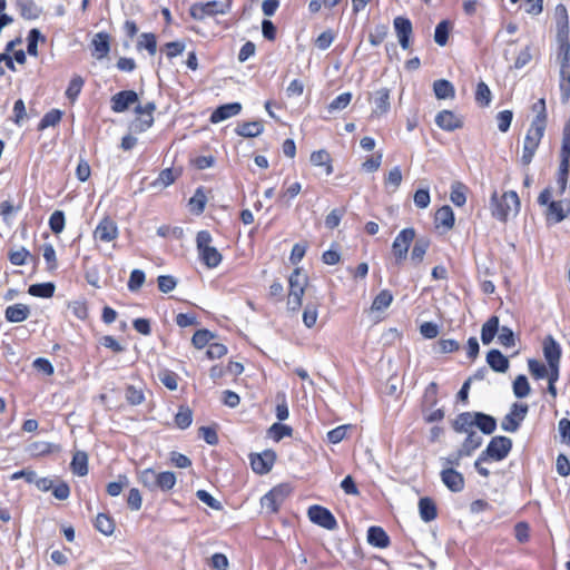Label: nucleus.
I'll use <instances>...</instances> for the list:
<instances>
[{
  "mask_svg": "<svg viewBox=\"0 0 570 570\" xmlns=\"http://www.w3.org/2000/svg\"><path fill=\"white\" fill-rule=\"evenodd\" d=\"M20 13L24 19L35 20L40 16L41 10L32 0H21L19 2Z\"/></svg>",
  "mask_w": 570,
  "mask_h": 570,
  "instance_id": "58836bf2",
  "label": "nucleus"
},
{
  "mask_svg": "<svg viewBox=\"0 0 570 570\" xmlns=\"http://www.w3.org/2000/svg\"><path fill=\"white\" fill-rule=\"evenodd\" d=\"M449 32H450L449 21H446V20L441 21L435 27L434 41L441 47L445 46L448 42Z\"/></svg>",
  "mask_w": 570,
  "mask_h": 570,
  "instance_id": "de8ad7c7",
  "label": "nucleus"
},
{
  "mask_svg": "<svg viewBox=\"0 0 570 570\" xmlns=\"http://www.w3.org/2000/svg\"><path fill=\"white\" fill-rule=\"evenodd\" d=\"M71 470L79 476L88 474V455L83 451H77L71 461Z\"/></svg>",
  "mask_w": 570,
  "mask_h": 570,
  "instance_id": "2f4dec72",
  "label": "nucleus"
},
{
  "mask_svg": "<svg viewBox=\"0 0 570 570\" xmlns=\"http://www.w3.org/2000/svg\"><path fill=\"white\" fill-rule=\"evenodd\" d=\"M511 448L512 441L510 438L494 436L481 454L488 459L501 461L508 456Z\"/></svg>",
  "mask_w": 570,
  "mask_h": 570,
  "instance_id": "6e6552de",
  "label": "nucleus"
},
{
  "mask_svg": "<svg viewBox=\"0 0 570 570\" xmlns=\"http://www.w3.org/2000/svg\"><path fill=\"white\" fill-rule=\"evenodd\" d=\"M268 433L275 441H281L283 438L292 435V428L282 423H274Z\"/></svg>",
  "mask_w": 570,
  "mask_h": 570,
  "instance_id": "bf43d9fd",
  "label": "nucleus"
},
{
  "mask_svg": "<svg viewBox=\"0 0 570 570\" xmlns=\"http://www.w3.org/2000/svg\"><path fill=\"white\" fill-rule=\"evenodd\" d=\"M367 541L371 546L384 549L390 544L386 532L381 527H371L367 531Z\"/></svg>",
  "mask_w": 570,
  "mask_h": 570,
  "instance_id": "bb28decb",
  "label": "nucleus"
},
{
  "mask_svg": "<svg viewBox=\"0 0 570 570\" xmlns=\"http://www.w3.org/2000/svg\"><path fill=\"white\" fill-rule=\"evenodd\" d=\"M490 209L492 216L500 222H507L510 217L517 216L520 210L518 194L510 190L499 196L494 190L490 199Z\"/></svg>",
  "mask_w": 570,
  "mask_h": 570,
  "instance_id": "f257e3e1",
  "label": "nucleus"
},
{
  "mask_svg": "<svg viewBox=\"0 0 570 570\" xmlns=\"http://www.w3.org/2000/svg\"><path fill=\"white\" fill-rule=\"evenodd\" d=\"M68 309L78 320H85L88 316V309L85 302L75 301L68 304Z\"/></svg>",
  "mask_w": 570,
  "mask_h": 570,
  "instance_id": "338daca9",
  "label": "nucleus"
},
{
  "mask_svg": "<svg viewBox=\"0 0 570 570\" xmlns=\"http://www.w3.org/2000/svg\"><path fill=\"white\" fill-rule=\"evenodd\" d=\"M62 117V112L59 109H52L47 112L41 121L39 122V130H43L48 127L56 126Z\"/></svg>",
  "mask_w": 570,
  "mask_h": 570,
  "instance_id": "603ef678",
  "label": "nucleus"
},
{
  "mask_svg": "<svg viewBox=\"0 0 570 570\" xmlns=\"http://www.w3.org/2000/svg\"><path fill=\"white\" fill-rule=\"evenodd\" d=\"M436 125L446 131H453L462 127L461 119L450 110H442L435 117Z\"/></svg>",
  "mask_w": 570,
  "mask_h": 570,
  "instance_id": "a211bd4d",
  "label": "nucleus"
},
{
  "mask_svg": "<svg viewBox=\"0 0 570 570\" xmlns=\"http://www.w3.org/2000/svg\"><path fill=\"white\" fill-rule=\"evenodd\" d=\"M433 91L438 99L454 98L455 95L453 85L445 79L434 81Z\"/></svg>",
  "mask_w": 570,
  "mask_h": 570,
  "instance_id": "473e14b6",
  "label": "nucleus"
},
{
  "mask_svg": "<svg viewBox=\"0 0 570 570\" xmlns=\"http://www.w3.org/2000/svg\"><path fill=\"white\" fill-rule=\"evenodd\" d=\"M370 101L373 104L372 117L380 118L385 116L391 108L390 90L387 88H381L374 91L371 95Z\"/></svg>",
  "mask_w": 570,
  "mask_h": 570,
  "instance_id": "9b49d317",
  "label": "nucleus"
},
{
  "mask_svg": "<svg viewBox=\"0 0 570 570\" xmlns=\"http://www.w3.org/2000/svg\"><path fill=\"white\" fill-rule=\"evenodd\" d=\"M213 338V334L207 330H198L191 338V343L196 348L205 347Z\"/></svg>",
  "mask_w": 570,
  "mask_h": 570,
  "instance_id": "e2e57ef3",
  "label": "nucleus"
},
{
  "mask_svg": "<svg viewBox=\"0 0 570 570\" xmlns=\"http://www.w3.org/2000/svg\"><path fill=\"white\" fill-rule=\"evenodd\" d=\"M235 131L242 137L253 138L259 136L264 131V126L261 121H249L238 125Z\"/></svg>",
  "mask_w": 570,
  "mask_h": 570,
  "instance_id": "c756f323",
  "label": "nucleus"
},
{
  "mask_svg": "<svg viewBox=\"0 0 570 570\" xmlns=\"http://www.w3.org/2000/svg\"><path fill=\"white\" fill-rule=\"evenodd\" d=\"M499 317L491 316L481 328V341L484 345L490 344L499 332Z\"/></svg>",
  "mask_w": 570,
  "mask_h": 570,
  "instance_id": "cd10ccee",
  "label": "nucleus"
},
{
  "mask_svg": "<svg viewBox=\"0 0 570 570\" xmlns=\"http://www.w3.org/2000/svg\"><path fill=\"white\" fill-rule=\"evenodd\" d=\"M476 412H464L456 416L453 429L459 433H470L474 431Z\"/></svg>",
  "mask_w": 570,
  "mask_h": 570,
  "instance_id": "4be33fe9",
  "label": "nucleus"
},
{
  "mask_svg": "<svg viewBox=\"0 0 570 570\" xmlns=\"http://www.w3.org/2000/svg\"><path fill=\"white\" fill-rule=\"evenodd\" d=\"M562 159L559 167V175H558V188L559 195H562L567 189V183H568V173H569V166H570V154H561Z\"/></svg>",
  "mask_w": 570,
  "mask_h": 570,
  "instance_id": "7c9ffc66",
  "label": "nucleus"
},
{
  "mask_svg": "<svg viewBox=\"0 0 570 570\" xmlns=\"http://www.w3.org/2000/svg\"><path fill=\"white\" fill-rule=\"evenodd\" d=\"M95 527L99 532H101L105 535H111L115 531L114 520L105 513H99L97 515Z\"/></svg>",
  "mask_w": 570,
  "mask_h": 570,
  "instance_id": "e433bc0d",
  "label": "nucleus"
},
{
  "mask_svg": "<svg viewBox=\"0 0 570 570\" xmlns=\"http://www.w3.org/2000/svg\"><path fill=\"white\" fill-rule=\"evenodd\" d=\"M176 177L170 168H166L160 171L158 177L150 184L155 189H163L168 187L175 181Z\"/></svg>",
  "mask_w": 570,
  "mask_h": 570,
  "instance_id": "ea45409f",
  "label": "nucleus"
},
{
  "mask_svg": "<svg viewBox=\"0 0 570 570\" xmlns=\"http://www.w3.org/2000/svg\"><path fill=\"white\" fill-rule=\"evenodd\" d=\"M139 482L149 491H170L176 484L174 472H157L154 469H144L138 473Z\"/></svg>",
  "mask_w": 570,
  "mask_h": 570,
  "instance_id": "f03ea898",
  "label": "nucleus"
},
{
  "mask_svg": "<svg viewBox=\"0 0 570 570\" xmlns=\"http://www.w3.org/2000/svg\"><path fill=\"white\" fill-rule=\"evenodd\" d=\"M487 362L493 371L499 373H505L509 368V360L499 350L489 351Z\"/></svg>",
  "mask_w": 570,
  "mask_h": 570,
  "instance_id": "393cba45",
  "label": "nucleus"
},
{
  "mask_svg": "<svg viewBox=\"0 0 570 570\" xmlns=\"http://www.w3.org/2000/svg\"><path fill=\"white\" fill-rule=\"evenodd\" d=\"M392 301V293L387 289H383L375 296L371 308L373 311H383L391 305Z\"/></svg>",
  "mask_w": 570,
  "mask_h": 570,
  "instance_id": "79ce46f5",
  "label": "nucleus"
},
{
  "mask_svg": "<svg viewBox=\"0 0 570 570\" xmlns=\"http://www.w3.org/2000/svg\"><path fill=\"white\" fill-rule=\"evenodd\" d=\"M83 86V79L80 76H75L66 90V96L71 101H75L78 95L80 94Z\"/></svg>",
  "mask_w": 570,
  "mask_h": 570,
  "instance_id": "13d9d810",
  "label": "nucleus"
},
{
  "mask_svg": "<svg viewBox=\"0 0 570 570\" xmlns=\"http://www.w3.org/2000/svg\"><path fill=\"white\" fill-rule=\"evenodd\" d=\"M429 246L430 240L428 238L421 237L416 239L411 252V261L415 264H420L423 261Z\"/></svg>",
  "mask_w": 570,
  "mask_h": 570,
  "instance_id": "c9c22d12",
  "label": "nucleus"
},
{
  "mask_svg": "<svg viewBox=\"0 0 570 570\" xmlns=\"http://www.w3.org/2000/svg\"><path fill=\"white\" fill-rule=\"evenodd\" d=\"M543 355L548 365H559L561 347L552 336H548L543 341Z\"/></svg>",
  "mask_w": 570,
  "mask_h": 570,
  "instance_id": "aec40b11",
  "label": "nucleus"
},
{
  "mask_svg": "<svg viewBox=\"0 0 570 570\" xmlns=\"http://www.w3.org/2000/svg\"><path fill=\"white\" fill-rule=\"evenodd\" d=\"M441 480L444 485L453 492H460L464 488L462 474L451 468L444 469L441 472Z\"/></svg>",
  "mask_w": 570,
  "mask_h": 570,
  "instance_id": "6ab92c4d",
  "label": "nucleus"
},
{
  "mask_svg": "<svg viewBox=\"0 0 570 570\" xmlns=\"http://www.w3.org/2000/svg\"><path fill=\"white\" fill-rule=\"evenodd\" d=\"M317 317V307L313 304L306 305L303 312L304 325L308 328L313 327L316 324Z\"/></svg>",
  "mask_w": 570,
  "mask_h": 570,
  "instance_id": "0e129e2a",
  "label": "nucleus"
},
{
  "mask_svg": "<svg viewBox=\"0 0 570 570\" xmlns=\"http://www.w3.org/2000/svg\"><path fill=\"white\" fill-rule=\"evenodd\" d=\"M491 90L483 81L479 82L475 91V100L480 106H489L491 102Z\"/></svg>",
  "mask_w": 570,
  "mask_h": 570,
  "instance_id": "8fccbe9b",
  "label": "nucleus"
},
{
  "mask_svg": "<svg viewBox=\"0 0 570 570\" xmlns=\"http://www.w3.org/2000/svg\"><path fill=\"white\" fill-rule=\"evenodd\" d=\"M138 49H146L151 56L157 51V41L154 33H142L137 43Z\"/></svg>",
  "mask_w": 570,
  "mask_h": 570,
  "instance_id": "09e8293b",
  "label": "nucleus"
},
{
  "mask_svg": "<svg viewBox=\"0 0 570 570\" xmlns=\"http://www.w3.org/2000/svg\"><path fill=\"white\" fill-rule=\"evenodd\" d=\"M156 106L154 102H148L145 106H137L136 112L138 115H146V120H135L131 125V128L136 132L146 131L154 124L153 112L155 111Z\"/></svg>",
  "mask_w": 570,
  "mask_h": 570,
  "instance_id": "dca6fc26",
  "label": "nucleus"
},
{
  "mask_svg": "<svg viewBox=\"0 0 570 570\" xmlns=\"http://www.w3.org/2000/svg\"><path fill=\"white\" fill-rule=\"evenodd\" d=\"M30 315V308L24 304H14L6 308V318L11 323H20Z\"/></svg>",
  "mask_w": 570,
  "mask_h": 570,
  "instance_id": "a878e982",
  "label": "nucleus"
},
{
  "mask_svg": "<svg viewBox=\"0 0 570 570\" xmlns=\"http://www.w3.org/2000/svg\"><path fill=\"white\" fill-rule=\"evenodd\" d=\"M261 505L262 509H264L266 512L275 513L278 510L281 503L276 500L275 493L269 491L261 499Z\"/></svg>",
  "mask_w": 570,
  "mask_h": 570,
  "instance_id": "680f3d73",
  "label": "nucleus"
},
{
  "mask_svg": "<svg viewBox=\"0 0 570 570\" xmlns=\"http://www.w3.org/2000/svg\"><path fill=\"white\" fill-rule=\"evenodd\" d=\"M145 283V273L141 269H134L128 281V288L131 292L138 291Z\"/></svg>",
  "mask_w": 570,
  "mask_h": 570,
  "instance_id": "69168bd1",
  "label": "nucleus"
},
{
  "mask_svg": "<svg viewBox=\"0 0 570 570\" xmlns=\"http://www.w3.org/2000/svg\"><path fill=\"white\" fill-rule=\"evenodd\" d=\"M530 385L524 375H519L513 382V393L517 397L523 399L530 394Z\"/></svg>",
  "mask_w": 570,
  "mask_h": 570,
  "instance_id": "49530a36",
  "label": "nucleus"
},
{
  "mask_svg": "<svg viewBox=\"0 0 570 570\" xmlns=\"http://www.w3.org/2000/svg\"><path fill=\"white\" fill-rule=\"evenodd\" d=\"M393 27L402 49L410 48V38L413 32L412 22L404 17H396L393 21Z\"/></svg>",
  "mask_w": 570,
  "mask_h": 570,
  "instance_id": "ddd939ff",
  "label": "nucleus"
},
{
  "mask_svg": "<svg viewBox=\"0 0 570 570\" xmlns=\"http://www.w3.org/2000/svg\"><path fill=\"white\" fill-rule=\"evenodd\" d=\"M275 462V453L273 451H265L261 454L250 455V465L254 472L265 474L269 472Z\"/></svg>",
  "mask_w": 570,
  "mask_h": 570,
  "instance_id": "4468645a",
  "label": "nucleus"
},
{
  "mask_svg": "<svg viewBox=\"0 0 570 570\" xmlns=\"http://www.w3.org/2000/svg\"><path fill=\"white\" fill-rule=\"evenodd\" d=\"M389 28L386 24H379L374 28V31L370 33L368 41L372 46H379L386 38Z\"/></svg>",
  "mask_w": 570,
  "mask_h": 570,
  "instance_id": "052dcab7",
  "label": "nucleus"
},
{
  "mask_svg": "<svg viewBox=\"0 0 570 570\" xmlns=\"http://www.w3.org/2000/svg\"><path fill=\"white\" fill-rule=\"evenodd\" d=\"M30 256V252L23 246L12 248L8 254L9 261L16 266L24 265Z\"/></svg>",
  "mask_w": 570,
  "mask_h": 570,
  "instance_id": "a19ab883",
  "label": "nucleus"
},
{
  "mask_svg": "<svg viewBox=\"0 0 570 570\" xmlns=\"http://www.w3.org/2000/svg\"><path fill=\"white\" fill-rule=\"evenodd\" d=\"M352 100V94L351 92H343L338 95L330 105H328V111L334 112L338 110L345 109Z\"/></svg>",
  "mask_w": 570,
  "mask_h": 570,
  "instance_id": "6e6d98bb",
  "label": "nucleus"
},
{
  "mask_svg": "<svg viewBox=\"0 0 570 570\" xmlns=\"http://www.w3.org/2000/svg\"><path fill=\"white\" fill-rule=\"evenodd\" d=\"M450 199L455 206H463L466 202L465 187L461 183L451 186Z\"/></svg>",
  "mask_w": 570,
  "mask_h": 570,
  "instance_id": "c03bdc74",
  "label": "nucleus"
},
{
  "mask_svg": "<svg viewBox=\"0 0 570 570\" xmlns=\"http://www.w3.org/2000/svg\"><path fill=\"white\" fill-rule=\"evenodd\" d=\"M544 128L543 119L541 117H535L523 141V150L521 156V161L523 165L527 166L532 161L535 150L541 141V138L543 137Z\"/></svg>",
  "mask_w": 570,
  "mask_h": 570,
  "instance_id": "20e7f679",
  "label": "nucleus"
},
{
  "mask_svg": "<svg viewBox=\"0 0 570 570\" xmlns=\"http://www.w3.org/2000/svg\"><path fill=\"white\" fill-rule=\"evenodd\" d=\"M193 422V412L189 407L181 406L179 407L177 414L175 415V424L177 428L185 430Z\"/></svg>",
  "mask_w": 570,
  "mask_h": 570,
  "instance_id": "37998d69",
  "label": "nucleus"
},
{
  "mask_svg": "<svg viewBox=\"0 0 570 570\" xmlns=\"http://www.w3.org/2000/svg\"><path fill=\"white\" fill-rule=\"evenodd\" d=\"M420 517L423 521L430 522L436 517V508L430 498H422L419 501Z\"/></svg>",
  "mask_w": 570,
  "mask_h": 570,
  "instance_id": "72a5a7b5",
  "label": "nucleus"
},
{
  "mask_svg": "<svg viewBox=\"0 0 570 570\" xmlns=\"http://www.w3.org/2000/svg\"><path fill=\"white\" fill-rule=\"evenodd\" d=\"M55 288L52 283H40L31 285L28 293L36 297L49 298L53 295Z\"/></svg>",
  "mask_w": 570,
  "mask_h": 570,
  "instance_id": "4c0bfd02",
  "label": "nucleus"
},
{
  "mask_svg": "<svg viewBox=\"0 0 570 570\" xmlns=\"http://www.w3.org/2000/svg\"><path fill=\"white\" fill-rule=\"evenodd\" d=\"M45 40L43 36L38 29H31L28 35V53L30 56L37 57L38 56V41Z\"/></svg>",
  "mask_w": 570,
  "mask_h": 570,
  "instance_id": "4d7b16f0",
  "label": "nucleus"
},
{
  "mask_svg": "<svg viewBox=\"0 0 570 570\" xmlns=\"http://www.w3.org/2000/svg\"><path fill=\"white\" fill-rule=\"evenodd\" d=\"M527 413V404L513 403L510 412L503 417L501 422V429L510 433L517 432L521 422L525 419Z\"/></svg>",
  "mask_w": 570,
  "mask_h": 570,
  "instance_id": "1a4fd4ad",
  "label": "nucleus"
},
{
  "mask_svg": "<svg viewBox=\"0 0 570 570\" xmlns=\"http://www.w3.org/2000/svg\"><path fill=\"white\" fill-rule=\"evenodd\" d=\"M436 227H443L446 230L454 225V213L450 206H442L435 213Z\"/></svg>",
  "mask_w": 570,
  "mask_h": 570,
  "instance_id": "c85d7f7f",
  "label": "nucleus"
},
{
  "mask_svg": "<svg viewBox=\"0 0 570 570\" xmlns=\"http://www.w3.org/2000/svg\"><path fill=\"white\" fill-rule=\"evenodd\" d=\"M475 426L479 428L484 434H491L495 431L497 421L491 415L476 412Z\"/></svg>",
  "mask_w": 570,
  "mask_h": 570,
  "instance_id": "f704fd0d",
  "label": "nucleus"
},
{
  "mask_svg": "<svg viewBox=\"0 0 570 570\" xmlns=\"http://www.w3.org/2000/svg\"><path fill=\"white\" fill-rule=\"evenodd\" d=\"M197 249L202 261L207 267L214 268L222 262V255L216 247L212 246V236L207 230H200L196 238Z\"/></svg>",
  "mask_w": 570,
  "mask_h": 570,
  "instance_id": "39448f33",
  "label": "nucleus"
},
{
  "mask_svg": "<svg viewBox=\"0 0 570 570\" xmlns=\"http://www.w3.org/2000/svg\"><path fill=\"white\" fill-rule=\"evenodd\" d=\"M466 434L468 436L459 450L456 458L454 460L449 459L448 463L459 464V461L462 456L471 455V453L482 444L483 439L478 432L473 431Z\"/></svg>",
  "mask_w": 570,
  "mask_h": 570,
  "instance_id": "2eb2a0df",
  "label": "nucleus"
},
{
  "mask_svg": "<svg viewBox=\"0 0 570 570\" xmlns=\"http://www.w3.org/2000/svg\"><path fill=\"white\" fill-rule=\"evenodd\" d=\"M307 515L313 523L324 529L334 530L337 527V522L331 511L321 505H312L307 511Z\"/></svg>",
  "mask_w": 570,
  "mask_h": 570,
  "instance_id": "9d476101",
  "label": "nucleus"
},
{
  "mask_svg": "<svg viewBox=\"0 0 570 570\" xmlns=\"http://www.w3.org/2000/svg\"><path fill=\"white\" fill-rule=\"evenodd\" d=\"M129 485V479L120 474L116 481L109 482L107 484V493L110 497H117L121 493V491Z\"/></svg>",
  "mask_w": 570,
  "mask_h": 570,
  "instance_id": "a18cd8bd",
  "label": "nucleus"
},
{
  "mask_svg": "<svg viewBox=\"0 0 570 570\" xmlns=\"http://www.w3.org/2000/svg\"><path fill=\"white\" fill-rule=\"evenodd\" d=\"M551 196L552 194L550 188H546L540 193L538 203L541 206H547L546 216L548 220L560 223L570 214V200H550Z\"/></svg>",
  "mask_w": 570,
  "mask_h": 570,
  "instance_id": "7ed1b4c3",
  "label": "nucleus"
},
{
  "mask_svg": "<svg viewBox=\"0 0 570 570\" xmlns=\"http://www.w3.org/2000/svg\"><path fill=\"white\" fill-rule=\"evenodd\" d=\"M118 226L109 217L102 218L94 230V237L97 240L109 243L118 237Z\"/></svg>",
  "mask_w": 570,
  "mask_h": 570,
  "instance_id": "f8f14e48",
  "label": "nucleus"
},
{
  "mask_svg": "<svg viewBox=\"0 0 570 570\" xmlns=\"http://www.w3.org/2000/svg\"><path fill=\"white\" fill-rule=\"evenodd\" d=\"M498 341L504 347H511L514 345V334L512 330L507 326H502L498 332Z\"/></svg>",
  "mask_w": 570,
  "mask_h": 570,
  "instance_id": "774afa93",
  "label": "nucleus"
},
{
  "mask_svg": "<svg viewBox=\"0 0 570 570\" xmlns=\"http://www.w3.org/2000/svg\"><path fill=\"white\" fill-rule=\"evenodd\" d=\"M528 367L531 375L537 380L544 379L548 375L549 365L546 366L540 361L529 360Z\"/></svg>",
  "mask_w": 570,
  "mask_h": 570,
  "instance_id": "5fc2aeb1",
  "label": "nucleus"
},
{
  "mask_svg": "<svg viewBox=\"0 0 570 570\" xmlns=\"http://www.w3.org/2000/svg\"><path fill=\"white\" fill-rule=\"evenodd\" d=\"M206 195L202 188H198L194 196L189 199L190 209L197 214L203 213L206 205Z\"/></svg>",
  "mask_w": 570,
  "mask_h": 570,
  "instance_id": "864d4df0",
  "label": "nucleus"
},
{
  "mask_svg": "<svg viewBox=\"0 0 570 570\" xmlns=\"http://www.w3.org/2000/svg\"><path fill=\"white\" fill-rule=\"evenodd\" d=\"M229 2L209 1L206 3H195L190 7V16L197 20H204L207 17L224 14L229 10Z\"/></svg>",
  "mask_w": 570,
  "mask_h": 570,
  "instance_id": "423d86ee",
  "label": "nucleus"
},
{
  "mask_svg": "<svg viewBox=\"0 0 570 570\" xmlns=\"http://www.w3.org/2000/svg\"><path fill=\"white\" fill-rule=\"evenodd\" d=\"M94 57L97 59L106 58L110 51L109 36L105 32L95 35L92 41Z\"/></svg>",
  "mask_w": 570,
  "mask_h": 570,
  "instance_id": "5701e85b",
  "label": "nucleus"
},
{
  "mask_svg": "<svg viewBox=\"0 0 570 570\" xmlns=\"http://www.w3.org/2000/svg\"><path fill=\"white\" fill-rule=\"evenodd\" d=\"M138 100V96L132 90L120 91L111 98V109L115 112H124L128 107Z\"/></svg>",
  "mask_w": 570,
  "mask_h": 570,
  "instance_id": "f3484780",
  "label": "nucleus"
},
{
  "mask_svg": "<svg viewBox=\"0 0 570 570\" xmlns=\"http://www.w3.org/2000/svg\"><path fill=\"white\" fill-rule=\"evenodd\" d=\"M330 155L325 150H317L312 153L311 155V163L314 166H326V174L330 175L333 170L332 166L330 165Z\"/></svg>",
  "mask_w": 570,
  "mask_h": 570,
  "instance_id": "3c124183",
  "label": "nucleus"
},
{
  "mask_svg": "<svg viewBox=\"0 0 570 570\" xmlns=\"http://www.w3.org/2000/svg\"><path fill=\"white\" fill-rule=\"evenodd\" d=\"M242 110V105L239 102H230L218 107L210 116V121L213 124H218L224 121L230 117L238 115Z\"/></svg>",
  "mask_w": 570,
  "mask_h": 570,
  "instance_id": "412c9836",
  "label": "nucleus"
},
{
  "mask_svg": "<svg viewBox=\"0 0 570 570\" xmlns=\"http://www.w3.org/2000/svg\"><path fill=\"white\" fill-rule=\"evenodd\" d=\"M289 283V295L303 296L305 286L307 284V277L298 268H296L288 279Z\"/></svg>",
  "mask_w": 570,
  "mask_h": 570,
  "instance_id": "b1692460",
  "label": "nucleus"
},
{
  "mask_svg": "<svg viewBox=\"0 0 570 570\" xmlns=\"http://www.w3.org/2000/svg\"><path fill=\"white\" fill-rule=\"evenodd\" d=\"M415 238V229L412 227L402 229L393 240L392 253L397 264L407 256L409 247Z\"/></svg>",
  "mask_w": 570,
  "mask_h": 570,
  "instance_id": "0eeeda50",
  "label": "nucleus"
}]
</instances>
